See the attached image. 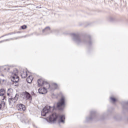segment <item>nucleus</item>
Returning a JSON list of instances; mask_svg holds the SVG:
<instances>
[{
	"mask_svg": "<svg viewBox=\"0 0 128 128\" xmlns=\"http://www.w3.org/2000/svg\"><path fill=\"white\" fill-rule=\"evenodd\" d=\"M64 116H59L58 114L54 113L49 117V122L50 124H55L56 122L58 120L59 124H64Z\"/></svg>",
	"mask_w": 128,
	"mask_h": 128,
	"instance_id": "obj_1",
	"label": "nucleus"
},
{
	"mask_svg": "<svg viewBox=\"0 0 128 128\" xmlns=\"http://www.w3.org/2000/svg\"><path fill=\"white\" fill-rule=\"evenodd\" d=\"M18 71L16 68H14L13 72H10V74L12 78L11 80L13 82H18L20 78H18Z\"/></svg>",
	"mask_w": 128,
	"mask_h": 128,
	"instance_id": "obj_2",
	"label": "nucleus"
},
{
	"mask_svg": "<svg viewBox=\"0 0 128 128\" xmlns=\"http://www.w3.org/2000/svg\"><path fill=\"white\" fill-rule=\"evenodd\" d=\"M54 106L52 107L48 105L46 106L41 112L42 116H46L48 115V114H50L52 110H54Z\"/></svg>",
	"mask_w": 128,
	"mask_h": 128,
	"instance_id": "obj_3",
	"label": "nucleus"
},
{
	"mask_svg": "<svg viewBox=\"0 0 128 128\" xmlns=\"http://www.w3.org/2000/svg\"><path fill=\"white\" fill-rule=\"evenodd\" d=\"M43 86L44 88H45V90H56V88H58V84H53L52 88H50V86L46 81L45 82H44Z\"/></svg>",
	"mask_w": 128,
	"mask_h": 128,
	"instance_id": "obj_4",
	"label": "nucleus"
},
{
	"mask_svg": "<svg viewBox=\"0 0 128 128\" xmlns=\"http://www.w3.org/2000/svg\"><path fill=\"white\" fill-rule=\"evenodd\" d=\"M73 36V40L77 44H81V42H86V40H82L80 39V38L78 35H76V34H72Z\"/></svg>",
	"mask_w": 128,
	"mask_h": 128,
	"instance_id": "obj_5",
	"label": "nucleus"
},
{
	"mask_svg": "<svg viewBox=\"0 0 128 128\" xmlns=\"http://www.w3.org/2000/svg\"><path fill=\"white\" fill-rule=\"evenodd\" d=\"M18 100V94H16L15 97L8 99V102L10 104H14Z\"/></svg>",
	"mask_w": 128,
	"mask_h": 128,
	"instance_id": "obj_6",
	"label": "nucleus"
},
{
	"mask_svg": "<svg viewBox=\"0 0 128 128\" xmlns=\"http://www.w3.org/2000/svg\"><path fill=\"white\" fill-rule=\"evenodd\" d=\"M64 106V97H62L60 102L57 104V108H62Z\"/></svg>",
	"mask_w": 128,
	"mask_h": 128,
	"instance_id": "obj_7",
	"label": "nucleus"
},
{
	"mask_svg": "<svg viewBox=\"0 0 128 128\" xmlns=\"http://www.w3.org/2000/svg\"><path fill=\"white\" fill-rule=\"evenodd\" d=\"M38 92L39 94H46L48 92V90L44 88H40L38 89Z\"/></svg>",
	"mask_w": 128,
	"mask_h": 128,
	"instance_id": "obj_8",
	"label": "nucleus"
},
{
	"mask_svg": "<svg viewBox=\"0 0 128 128\" xmlns=\"http://www.w3.org/2000/svg\"><path fill=\"white\" fill-rule=\"evenodd\" d=\"M18 110H20L21 112H24L26 110V106L22 104H19L18 105Z\"/></svg>",
	"mask_w": 128,
	"mask_h": 128,
	"instance_id": "obj_9",
	"label": "nucleus"
},
{
	"mask_svg": "<svg viewBox=\"0 0 128 128\" xmlns=\"http://www.w3.org/2000/svg\"><path fill=\"white\" fill-rule=\"evenodd\" d=\"M45 82L46 81H44L42 79H38V86H44V84Z\"/></svg>",
	"mask_w": 128,
	"mask_h": 128,
	"instance_id": "obj_10",
	"label": "nucleus"
},
{
	"mask_svg": "<svg viewBox=\"0 0 128 128\" xmlns=\"http://www.w3.org/2000/svg\"><path fill=\"white\" fill-rule=\"evenodd\" d=\"M50 27L48 26L45 29L42 30V32H46V34H50Z\"/></svg>",
	"mask_w": 128,
	"mask_h": 128,
	"instance_id": "obj_11",
	"label": "nucleus"
},
{
	"mask_svg": "<svg viewBox=\"0 0 128 128\" xmlns=\"http://www.w3.org/2000/svg\"><path fill=\"white\" fill-rule=\"evenodd\" d=\"M24 96H26V98L27 100H32V96H30V94L28 92H25L24 93Z\"/></svg>",
	"mask_w": 128,
	"mask_h": 128,
	"instance_id": "obj_12",
	"label": "nucleus"
},
{
	"mask_svg": "<svg viewBox=\"0 0 128 128\" xmlns=\"http://www.w3.org/2000/svg\"><path fill=\"white\" fill-rule=\"evenodd\" d=\"M26 76H28V72L26 71H23L22 73H21V77L22 78H25Z\"/></svg>",
	"mask_w": 128,
	"mask_h": 128,
	"instance_id": "obj_13",
	"label": "nucleus"
},
{
	"mask_svg": "<svg viewBox=\"0 0 128 128\" xmlns=\"http://www.w3.org/2000/svg\"><path fill=\"white\" fill-rule=\"evenodd\" d=\"M12 92H13L12 89L8 88L7 91V96H12Z\"/></svg>",
	"mask_w": 128,
	"mask_h": 128,
	"instance_id": "obj_14",
	"label": "nucleus"
},
{
	"mask_svg": "<svg viewBox=\"0 0 128 128\" xmlns=\"http://www.w3.org/2000/svg\"><path fill=\"white\" fill-rule=\"evenodd\" d=\"M32 76H28V77L26 78L28 84H30V82H32Z\"/></svg>",
	"mask_w": 128,
	"mask_h": 128,
	"instance_id": "obj_15",
	"label": "nucleus"
},
{
	"mask_svg": "<svg viewBox=\"0 0 128 128\" xmlns=\"http://www.w3.org/2000/svg\"><path fill=\"white\" fill-rule=\"evenodd\" d=\"M4 94V89H0V96H2Z\"/></svg>",
	"mask_w": 128,
	"mask_h": 128,
	"instance_id": "obj_16",
	"label": "nucleus"
},
{
	"mask_svg": "<svg viewBox=\"0 0 128 128\" xmlns=\"http://www.w3.org/2000/svg\"><path fill=\"white\" fill-rule=\"evenodd\" d=\"M110 100H112V102H116V98H112V97H110Z\"/></svg>",
	"mask_w": 128,
	"mask_h": 128,
	"instance_id": "obj_17",
	"label": "nucleus"
},
{
	"mask_svg": "<svg viewBox=\"0 0 128 128\" xmlns=\"http://www.w3.org/2000/svg\"><path fill=\"white\" fill-rule=\"evenodd\" d=\"M22 30H26V26L24 25L21 26Z\"/></svg>",
	"mask_w": 128,
	"mask_h": 128,
	"instance_id": "obj_18",
	"label": "nucleus"
},
{
	"mask_svg": "<svg viewBox=\"0 0 128 128\" xmlns=\"http://www.w3.org/2000/svg\"><path fill=\"white\" fill-rule=\"evenodd\" d=\"M94 116V112H90V116Z\"/></svg>",
	"mask_w": 128,
	"mask_h": 128,
	"instance_id": "obj_19",
	"label": "nucleus"
},
{
	"mask_svg": "<svg viewBox=\"0 0 128 128\" xmlns=\"http://www.w3.org/2000/svg\"><path fill=\"white\" fill-rule=\"evenodd\" d=\"M4 70H6L7 72H8V70H10V68L8 67H6L4 68Z\"/></svg>",
	"mask_w": 128,
	"mask_h": 128,
	"instance_id": "obj_20",
	"label": "nucleus"
},
{
	"mask_svg": "<svg viewBox=\"0 0 128 128\" xmlns=\"http://www.w3.org/2000/svg\"><path fill=\"white\" fill-rule=\"evenodd\" d=\"M92 117H90L89 118H87L88 120H92Z\"/></svg>",
	"mask_w": 128,
	"mask_h": 128,
	"instance_id": "obj_21",
	"label": "nucleus"
},
{
	"mask_svg": "<svg viewBox=\"0 0 128 128\" xmlns=\"http://www.w3.org/2000/svg\"><path fill=\"white\" fill-rule=\"evenodd\" d=\"M2 109V103H0V110Z\"/></svg>",
	"mask_w": 128,
	"mask_h": 128,
	"instance_id": "obj_22",
	"label": "nucleus"
},
{
	"mask_svg": "<svg viewBox=\"0 0 128 128\" xmlns=\"http://www.w3.org/2000/svg\"><path fill=\"white\" fill-rule=\"evenodd\" d=\"M2 76H4V74H2Z\"/></svg>",
	"mask_w": 128,
	"mask_h": 128,
	"instance_id": "obj_23",
	"label": "nucleus"
},
{
	"mask_svg": "<svg viewBox=\"0 0 128 128\" xmlns=\"http://www.w3.org/2000/svg\"><path fill=\"white\" fill-rule=\"evenodd\" d=\"M60 110H62V108H60Z\"/></svg>",
	"mask_w": 128,
	"mask_h": 128,
	"instance_id": "obj_24",
	"label": "nucleus"
},
{
	"mask_svg": "<svg viewBox=\"0 0 128 128\" xmlns=\"http://www.w3.org/2000/svg\"><path fill=\"white\" fill-rule=\"evenodd\" d=\"M38 8V6H36V8Z\"/></svg>",
	"mask_w": 128,
	"mask_h": 128,
	"instance_id": "obj_25",
	"label": "nucleus"
},
{
	"mask_svg": "<svg viewBox=\"0 0 128 128\" xmlns=\"http://www.w3.org/2000/svg\"><path fill=\"white\" fill-rule=\"evenodd\" d=\"M0 68H2V66H0Z\"/></svg>",
	"mask_w": 128,
	"mask_h": 128,
	"instance_id": "obj_26",
	"label": "nucleus"
},
{
	"mask_svg": "<svg viewBox=\"0 0 128 128\" xmlns=\"http://www.w3.org/2000/svg\"><path fill=\"white\" fill-rule=\"evenodd\" d=\"M2 42L1 41V42Z\"/></svg>",
	"mask_w": 128,
	"mask_h": 128,
	"instance_id": "obj_27",
	"label": "nucleus"
}]
</instances>
